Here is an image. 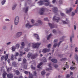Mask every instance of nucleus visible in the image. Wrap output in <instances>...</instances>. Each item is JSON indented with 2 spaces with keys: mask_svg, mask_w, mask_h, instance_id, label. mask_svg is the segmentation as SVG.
<instances>
[{
  "mask_svg": "<svg viewBox=\"0 0 78 78\" xmlns=\"http://www.w3.org/2000/svg\"><path fill=\"white\" fill-rule=\"evenodd\" d=\"M8 55L6 54L5 56V55H3L1 57V61H3L4 59H5V61H7V60L8 59Z\"/></svg>",
  "mask_w": 78,
  "mask_h": 78,
  "instance_id": "nucleus-1",
  "label": "nucleus"
},
{
  "mask_svg": "<svg viewBox=\"0 0 78 78\" xmlns=\"http://www.w3.org/2000/svg\"><path fill=\"white\" fill-rule=\"evenodd\" d=\"M33 45H34L33 46V48H38L40 46V45L41 44V43H35L34 44V43H32Z\"/></svg>",
  "mask_w": 78,
  "mask_h": 78,
  "instance_id": "nucleus-2",
  "label": "nucleus"
},
{
  "mask_svg": "<svg viewBox=\"0 0 78 78\" xmlns=\"http://www.w3.org/2000/svg\"><path fill=\"white\" fill-rule=\"evenodd\" d=\"M62 42V41H60L59 42L58 44L57 43H55L54 44H54L53 45V48H56V47H57V45L58 46V47H59L60 44H61Z\"/></svg>",
  "mask_w": 78,
  "mask_h": 78,
  "instance_id": "nucleus-3",
  "label": "nucleus"
},
{
  "mask_svg": "<svg viewBox=\"0 0 78 78\" xmlns=\"http://www.w3.org/2000/svg\"><path fill=\"white\" fill-rule=\"evenodd\" d=\"M19 17L18 16H16L15 19L14 23L15 25H17L19 23Z\"/></svg>",
  "mask_w": 78,
  "mask_h": 78,
  "instance_id": "nucleus-4",
  "label": "nucleus"
},
{
  "mask_svg": "<svg viewBox=\"0 0 78 78\" xmlns=\"http://www.w3.org/2000/svg\"><path fill=\"white\" fill-rule=\"evenodd\" d=\"M34 25H36V26H38V24L36 23L35 24L31 25H30V24L29 23H28L26 24V26L27 27V28H31V27H33L34 26Z\"/></svg>",
  "mask_w": 78,
  "mask_h": 78,
  "instance_id": "nucleus-5",
  "label": "nucleus"
},
{
  "mask_svg": "<svg viewBox=\"0 0 78 78\" xmlns=\"http://www.w3.org/2000/svg\"><path fill=\"white\" fill-rule=\"evenodd\" d=\"M53 20H56V22H59V20H60V18L55 16L53 18Z\"/></svg>",
  "mask_w": 78,
  "mask_h": 78,
  "instance_id": "nucleus-6",
  "label": "nucleus"
},
{
  "mask_svg": "<svg viewBox=\"0 0 78 78\" xmlns=\"http://www.w3.org/2000/svg\"><path fill=\"white\" fill-rule=\"evenodd\" d=\"M49 51H50V49H47V48L44 49L42 50V52L44 53H46L49 52Z\"/></svg>",
  "mask_w": 78,
  "mask_h": 78,
  "instance_id": "nucleus-7",
  "label": "nucleus"
},
{
  "mask_svg": "<svg viewBox=\"0 0 78 78\" xmlns=\"http://www.w3.org/2000/svg\"><path fill=\"white\" fill-rule=\"evenodd\" d=\"M44 12H45V9L44 8H41L40 10V15H43Z\"/></svg>",
  "mask_w": 78,
  "mask_h": 78,
  "instance_id": "nucleus-8",
  "label": "nucleus"
},
{
  "mask_svg": "<svg viewBox=\"0 0 78 78\" xmlns=\"http://www.w3.org/2000/svg\"><path fill=\"white\" fill-rule=\"evenodd\" d=\"M7 76L8 78H12L13 76L12 74L9 73L7 74Z\"/></svg>",
  "mask_w": 78,
  "mask_h": 78,
  "instance_id": "nucleus-9",
  "label": "nucleus"
},
{
  "mask_svg": "<svg viewBox=\"0 0 78 78\" xmlns=\"http://www.w3.org/2000/svg\"><path fill=\"white\" fill-rule=\"evenodd\" d=\"M66 21L67 22H66V21L63 20L62 21L63 24H69L70 23V21H69V20H67V19H66Z\"/></svg>",
  "mask_w": 78,
  "mask_h": 78,
  "instance_id": "nucleus-10",
  "label": "nucleus"
},
{
  "mask_svg": "<svg viewBox=\"0 0 78 78\" xmlns=\"http://www.w3.org/2000/svg\"><path fill=\"white\" fill-rule=\"evenodd\" d=\"M34 36L35 37H36V39H37V41H39V40H40L39 36V35H38V34H34Z\"/></svg>",
  "mask_w": 78,
  "mask_h": 78,
  "instance_id": "nucleus-11",
  "label": "nucleus"
},
{
  "mask_svg": "<svg viewBox=\"0 0 78 78\" xmlns=\"http://www.w3.org/2000/svg\"><path fill=\"white\" fill-rule=\"evenodd\" d=\"M73 10V8H69V10H67L66 11V13L67 14H69V13H70V12H71Z\"/></svg>",
  "mask_w": 78,
  "mask_h": 78,
  "instance_id": "nucleus-12",
  "label": "nucleus"
},
{
  "mask_svg": "<svg viewBox=\"0 0 78 78\" xmlns=\"http://www.w3.org/2000/svg\"><path fill=\"white\" fill-rule=\"evenodd\" d=\"M38 55V54H37V53L35 54H34V55H33L31 56V59H35V58H36V57Z\"/></svg>",
  "mask_w": 78,
  "mask_h": 78,
  "instance_id": "nucleus-13",
  "label": "nucleus"
},
{
  "mask_svg": "<svg viewBox=\"0 0 78 78\" xmlns=\"http://www.w3.org/2000/svg\"><path fill=\"white\" fill-rule=\"evenodd\" d=\"M49 68H48L46 69V70L47 71H50V70H52V67L51 66V64H49Z\"/></svg>",
  "mask_w": 78,
  "mask_h": 78,
  "instance_id": "nucleus-14",
  "label": "nucleus"
},
{
  "mask_svg": "<svg viewBox=\"0 0 78 78\" xmlns=\"http://www.w3.org/2000/svg\"><path fill=\"white\" fill-rule=\"evenodd\" d=\"M22 32H19L17 33L16 35V37H19L21 35H22Z\"/></svg>",
  "mask_w": 78,
  "mask_h": 78,
  "instance_id": "nucleus-15",
  "label": "nucleus"
},
{
  "mask_svg": "<svg viewBox=\"0 0 78 78\" xmlns=\"http://www.w3.org/2000/svg\"><path fill=\"white\" fill-rule=\"evenodd\" d=\"M48 25L51 28H53L55 27V25L53 24H51V23H49Z\"/></svg>",
  "mask_w": 78,
  "mask_h": 78,
  "instance_id": "nucleus-16",
  "label": "nucleus"
},
{
  "mask_svg": "<svg viewBox=\"0 0 78 78\" xmlns=\"http://www.w3.org/2000/svg\"><path fill=\"white\" fill-rule=\"evenodd\" d=\"M51 61L53 62H54V63H56L57 62H58V61H57V59L55 58H52L51 60Z\"/></svg>",
  "mask_w": 78,
  "mask_h": 78,
  "instance_id": "nucleus-17",
  "label": "nucleus"
},
{
  "mask_svg": "<svg viewBox=\"0 0 78 78\" xmlns=\"http://www.w3.org/2000/svg\"><path fill=\"white\" fill-rule=\"evenodd\" d=\"M53 9V11L54 12H55V13H56V12H58V8H54Z\"/></svg>",
  "mask_w": 78,
  "mask_h": 78,
  "instance_id": "nucleus-18",
  "label": "nucleus"
},
{
  "mask_svg": "<svg viewBox=\"0 0 78 78\" xmlns=\"http://www.w3.org/2000/svg\"><path fill=\"white\" fill-rule=\"evenodd\" d=\"M37 3L39 4V5L41 6L42 5L44 4V2L42 1H39L37 2Z\"/></svg>",
  "mask_w": 78,
  "mask_h": 78,
  "instance_id": "nucleus-19",
  "label": "nucleus"
},
{
  "mask_svg": "<svg viewBox=\"0 0 78 78\" xmlns=\"http://www.w3.org/2000/svg\"><path fill=\"white\" fill-rule=\"evenodd\" d=\"M7 75V73L4 72L2 74V77L3 78H6V76Z\"/></svg>",
  "mask_w": 78,
  "mask_h": 78,
  "instance_id": "nucleus-20",
  "label": "nucleus"
},
{
  "mask_svg": "<svg viewBox=\"0 0 78 78\" xmlns=\"http://www.w3.org/2000/svg\"><path fill=\"white\" fill-rule=\"evenodd\" d=\"M74 38V34H73L70 37V42H72V38Z\"/></svg>",
  "mask_w": 78,
  "mask_h": 78,
  "instance_id": "nucleus-21",
  "label": "nucleus"
},
{
  "mask_svg": "<svg viewBox=\"0 0 78 78\" xmlns=\"http://www.w3.org/2000/svg\"><path fill=\"white\" fill-rule=\"evenodd\" d=\"M23 10H25V13H27L28 11V7L24 8Z\"/></svg>",
  "mask_w": 78,
  "mask_h": 78,
  "instance_id": "nucleus-22",
  "label": "nucleus"
},
{
  "mask_svg": "<svg viewBox=\"0 0 78 78\" xmlns=\"http://www.w3.org/2000/svg\"><path fill=\"white\" fill-rule=\"evenodd\" d=\"M16 6H17V4H15L13 5L12 7V10H14V9L16 8Z\"/></svg>",
  "mask_w": 78,
  "mask_h": 78,
  "instance_id": "nucleus-23",
  "label": "nucleus"
},
{
  "mask_svg": "<svg viewBox=\"0 0 78 78\" xmlns=\"http://www.w3.org/2000/svg\"><path fill=\"white\" fill-rule=\"evenodd\" d=\"M26 62H27V60L25 58H24L23 60V64H26Z\"/></svg>",
  "mask_w": 78,
  "mask_h": 78,
  "instance_id": "nucleus-24",
  "label": "nucleus"
},
{
  "mask_svg": "<svg viewBox=\"0 0 78 78\" xmlns=\"http://www.w3.org/2000/svg\"><path fill=\"white\" fill-rule=\"evenodd\" d=\"M16 46H13L12 47V50L13 51H14L16 50Z\"/></svg>",
  "mask_w": 78,
  "mask_h": 78,
  "instance_id": "nucleus-25",
  "label": "nucleus"
},
{
  "mask_svg": "<svg viewBox=\"0 0 78 78\" xmlns=\"http://www.w3.org/2000/svg\"><path fill=\"white\" fill-rule=\"evenodd\" d=\"M52 34H50L48 36L47 38V40H49L50 37H51V36Z\"/></svg>",
  "mask_w": 78,
  "mask_h": 78,
  "instance_id": "nucleus-26",
  "label": "nucleus"
},
{
  "mask_svg": "<svg viewBox=\"0 0 78 78\" xmlns=\"http://www.w3.org/2000/svg\"><path fill=\"white\" fill-rule=\"evenodd\" d=\"M16 74L17 75H19V74H20V72L18 70H17L16 71Z\"/></svg>",
  "mask_w": 78,
  "mask_h": 78,
  "instance_id": "nucleus-27",
  "label": "nucleus"
},
{
  "mask_svg": "<svg viewBox=\"0 0 78 78\" xmlns=\"http://www.w3.org/2000/svg\"><path fill=\"white\" fill-rule=\"evenodd\" d=\"M67 58H63L60 59L61 61H66Z\"/></svg>",
  "mask_w": 78,
  "mask_h": 78,
  "instance_id": "nucleus-28",
  "label": "nucleus"
},
{
  "mask_svg": "<svg viewBox=\"0 0 78 78\" xmlns=\"http://www.w3.org/2000/svg\"><path fill=\"white\" fill-rule=\"evenodd\" d=\"M34 76H37V73L36 71L34 72Z\"/></svg>",
  "mask_w": 78,
  "mask_h": 78,
  "instance_id": "nucleus-29",
  "label": "nucleus"
},
{
  "mask_svg": "<svg viewBox=\"0 0 78 78\" xmlns=\"http://www.w3.org/2000/svg\"><path fill=\"white\" fill-rule=\"evenodd\" d=\"M37 22L38 23H39L40 25H42V22L41 20H38L37 21Z\"/></svg>",
  "mask_w": 78,
  "mask_h": 78,
  "instance_id": "nucleus-30",
  "label": "nucleus"
},
{
  "mask_svg": "<svg viewBox=\"0 0 78 78\" xmlns=\"http://www.w3.org/2000/svg\"><path fill=\"white\" fill-rule=\"evenodd\" d=\"M75 59L76 60H78V55L76 54L75 56Z\"/></svg>",
  "mask_w": 78,
  "mask_h": 78,
  "instance_id": "nucleus-31",
  "label": "nucleus"
},
{
  "mask_svg": "<svg viewBox=\"0 0 78 78\" xmlns=\"http://www.w3.org/2000/svg\"><path fill=\"white\" fill-rule=\"evenodd\" d=\"M75 15V12H71V16L72 17H73Z\"/></svg>",
  "mask_w": 78,
  "mask_h": 78,
  "instance_id": "nucleus-32",
  "label": "nucleus"
},
{
  "mask_svg": "<svg viewBox=\"0 0 78 78\" xmlns=\"http://www.w3.org/2000/svg\"><path fill=\"white\" fill-rule=\"evenodd\" d=\"M6 2V0H3V1L2 2V5H3L5 2Z\"/></svg>",
  "mask_w": 78,
  "mask_h": 78,
  "instance_id": "nucleus-33",
  "label": "nucleus"
},
{
  "mask_svg": "<svg viewBox=\"0 0 78 78\" xmlns=\"http://www.w3.org/2000/svg\"><path fill=\"white\" fill-rule=\"evenodd\" d=\"M32 56V54H30V53L27 55V57L28 58H30V57H31Z\"/></svg>",
  "mask_w": 78,
  "mask_h": 78,
  "instance_id": "nucleus-34",
  "label": "nucleus"
},
{
  "mask_svg": "<svg viewBox=\"0 0 78 78\" xmlns=\"http://www.w3.org/2000/svg\"><path fill=\"white\" fill-rule=\"evenodd\" d=\"M45 73V72L44 71H43L41 72V75L43 76L44 75Z\"/></svg>",
  "mask_w": 78,
  "mask_h": 78,
  "instance_id": "nucleus-35",
  "label": "nucleus"
},
{
  "mask_svg": "<svg viewBox=\"0 0 78 78\" xmlns=\"http://www.w3.org/2000/svg\"><path fill=\"white\" fill-rule=\"evenodd\" d=\"M16 47L17 48H19V47H20V44H17L16 45Z\"/></svg>",
  "mask_w": 78,
  "mask_h": 78,
  "instance_id": "nucleus-36",
  "label": "nucleus"
},
{
  "mask_svg": "<svg viewBox=\"0 0 78 78\" xmlns=\"http://www.w3.org/2000/svg\"><path fill=\"white\" fill-rule=\"evenodd\" d=\"M49 5H50V2H48L44 4L45 6H48Z\"/></svg>",
  "mask_w": 78,
  "mask_h": 78,
  "instance_id": "nucleus-37",
  "label": "nucleus"
},
{
  "mask_svg": "<svg viewBox=\"0 0 78 78\" xmlns=\"http://www.w3.org/2000/svg\"><path fill=\"white\" fill-rule=\"evenodd\" d=\"M29 78H33V75L32 74H30L29 76Z\"/></svg>",
  "mask_w": 78,
  "mask_h": 78,
  "instance_id": "nucleus-38",
  "label": "nucleus"
},
{
  "mask_svg": "<svg viewBox=\"0 0 78 78\" xmlns=\"http://www.w3.org/2000/svg\"><path fill=\"white\" fill-rule=\"evenodd\" d=\"M13 66L14 67H16L17 66V64L16 63H13Z\"/></svg>",
  "mask_w": 78,
  "mask_h": 78,
  "instance_id": "nucleus-39",
  "label": "nucleus"
},
{
  "mask_svg": "<svg viewBox=\"0 0 78 78\" xmlns=\"http://www.w3.org/2000/svg\"><path fill=\"white\" fill-rule=\"evenodd\" d=\"M75 68H76L75 67H71L70 69L71 70H74Z\"/></svg>",
  "mask_w": 78,
  "mask_h": 78,
  "instance_id": "nucleus-40",
  "label": "nucleus"
},
{
  "mask_svg": "<svg viewBox=\"0 0 78 78\" xmlns=\"http://www.w3.org/2000/svg\"><path fill=\"white\" fill-rule=\"evenodd\" d=\"M78 7L76 8V10H75V13H76L78 12Z\"/></svg>",
  "mask_w": 78,
  "mask_h": 78,
  "instance_id": "nucleus-41",
  "label": "nucleus"
},
{
  "mask_svg": "<svg viewBox=\"0 0 78 78\" xmlns=\"http://www.w3.org/2000/svg\"><path fill=\"white\" fill-rule=\"evenodd\" d=\"M19 52H16V54L15 55V56H19Z\"/></svg>",
  "mask_w": 78,
  "mask_h": 78,
  "instance_id": "nucleus-42",
  "label": "nucleus"
},
{
  "mask_svg": "<svg viewBox=\"0 0 78 78\" xmlns=\"http://www.w3.org/2000/svg\"><path fill=\"white\" fill-rule=\"evenodd\" d=\"M75 51L76 53H77L78 52V48H75Z\"/></svg>",
  "mask_w": 78,
  "mask_h": 78,
  "instance_id": "nucleus-43",
  "label": "nucleus"
},
{
  "mask_svg": "<svg viewBox=\"0 0 78 78\" xmlns=\"http://www.w3.org/2000/svg\"><path fill=\"white\" fill-rule=\"evenodd\" d=\"M10 59L11 60H14V55H12Z\"/></svg>",
  "mask_w": 78,
  "mask_h": 78,
  "instance_id": "nucleus-44",
  "label": "nucleus"
},
{
  "mask_svg": "<svg viewBox=\"0 0 78 78\" xmlns=\"http://www.w3.org/2000/svg\"><path fill=\"white\" fill-rule=\"evenodd\" d=\"M21 45L23 47H24V46H25V43H24V42H22Z\"/></svg>",
  "mask_w": 78,
  "mask_h": 78,
  "instance_id": "nucleus-45",
  "label": "nucleus"
},
{
  "mask_svg": "<svg viewBox=\"0 0 78 78\" xmlns=\"http://www.w3.org/2000/svg\"><path fill=\"white\" fill-rule=\"evenodd\" d=\"M31 68H32V69H33V70L35 69V67H33V65H31Z\"/></svg>",
  "mask_w": 78,
  "mask_h": 78,
  "instance_id": "nucleus-46",
  "label": "nucleus"
},
{
  "mask_svg": "<svg viewBox=\"0 0 78 78\" xmlns=\"http://www.w3.org/2000/svg\"><path fill=\"white\" fill-rule=\"evenodd\" d=\"M70 76L69 75V74H67L66 75V78H70Z\"/></svg>",
  "mask_w": 78,
  "mask_h": 78,
  "instance_id": "nucleus-47",
  "label": "nucleus"
},
{
  "mask_svg": "<svg viewBox=\"0 0 78 78\" xmlns=\"http://www.w3.org/2000/svg\"><path fill=\"white\" fill-rule=\"evenodd\" d=\"M59 4H62V0H60L59 1Z\"/></svg>",
  "mask_w": 78,
  "mask_h": 78,
  "instance_id": "nucleus-48",
  "label": "nucleus"
},
{
  "mask_svg": "<svg viewBox=\"0 0 78 78\" xmlns=\"http://www.w3.org/2000/svg\"><path fill=\"white\" fill-rule=\"evenodd\" d=\"M51 47V44H49L48 46V48H50V47Z\"/></svg>",
  "mask_w": 78,
  "mask_h": 78,
  "instance_id": "nucleus-49",
  "label": "nucleus"
},
{
  "mask_svg": "<svg viewBox=\"0 0 78 78\" xmlns=\"http://www.w3.org/2000/svg\"><path fill=\"white\" fill-rule=\"evenodd\" d=\"M31 22H32V23H34V20H31Z\"/></svg>",
  "mask_w": 78,
  "mask_h": 78,
  "instance_id": "nucleus-50",
  "label": "nucleus"
},
{
  "mask_svg": "<svg viewBox=\"0 0 78 78\" xmlns=\"http://www.w3.org/2000/svg\"><path fill=\"white\" fill-rule=\"evenodd\" d=\"M53 33H56V30L54 29L53 31Z\"/></svg>",
  "mask_w": 78,
  "mask_h": 78,
  "instance_id": "nucleus-51",
  "label": "nucleus"
},
{
  "mask_svg": "<svg viewBox=\"0 0 78 78\" xmlns=\"http://www.w3.org/2000/svg\"><path fill=\"white\" fill-rule=\"evenodd\" d=\"M60 14H61V16H64L65 15V14H64L63 13L61 12L60 13Z\"/></svg>",
  "mask_w": 78,
  "mask_h": 78,
  "instance_id": "nucleus-52",
  "label": "nucleus"
},
{
  "mask_svg": "<svg viewBox=\"0 0 78 78\" xmlns=\"http://www.w3.org/2000/svg\"><path fill=\"white\" fill-rule=\"evenodd\" d=\"M54 67H55V68H58V66L57 65H54Z\"/></svg>",
  "mask_w": 78,
  "mask_h": 78,
  "instance_id": "nucleus-53",
  "label": "nucleus"
},
{
  "mask_svg": "<svg viewBox=\"0 0 78 78\" xmlns=\"http://www.w3.org/2000/svg\"><path fill=\"white\" fill-rule=\"evenodd\" d=\"M43 59L44 62H47V60H46V59H45V58H43Z\"/></svg>",
  "mask_w": 78,
  "mask_h": 78,
  "instance_id": "nucleus-54",
  "label": "nucleus"
},
{
  "mask_svg": "<svg viewBox=\"0 0 78 78\" xmlns=\"http://www.w3.org/2000/svg\"><path fill=\"white\" fill-rule=\"evenodd\" d=\"M28 72L27 71H25V72H24V73H25V74H28Z\"/></svg>",
  "mask_w": 78,
  "mask_h": 78,
  "instance_id": "nucleus-55",
  "label": "nucleus"
},
{
  "mask_svg": "<svg viewBox=\"0 0 78 78\" xmlns=\"http://www.w3.org/2000/svg\"><path fill=\"white\" fill-rule=\"evenodd\" d=\"M58 39H55L54 41V43H55V42H58Z\"/></svg>",
  "mask_w": 78,
  "mask_h": 78,
  "instance_id": "nucleus-56",
  "label": "nucleus"
},
{
  "mask_svg": "<svg viewBox=\"0 0 78 78\" xmlns=\"http://www.w3.org/2000/svg\"><path fill=\"white\" fill-rule=\"evenodd\" d=\"M24 69H27V66L24 65Z\"/></svg>",
  "mask_w": 78,
  "mask_h": 78,
  "instance_id": "nucleus-57",
  "label": "nucleus"
},
{
  "mask_svg": "<svg viewBox=\"0 0 78 78\" xmlns=\"http://www.w3.org/2000/svg\"><path fill=\"white\" fill-rule=\"evenodd\" d=\"M44 21H47L48 20V18H44Z\"/></svg>",
  "mask_w": 78,
  "mask_h": 78,
  "instance_id": "nucleus-58",
  "label": "nucleus"
},
{
  "mask_svg": "<svg viewBox=\"0 0 78 78\" xmlns=\"http://www.w3.org/2000/svg\"><path fill=\"white\" fill-rule=\"evenodd\" d=\"M14 78H18L17 77H15ZM19 78H23V76H20V77Z\"/></svg>",
  "mask_w": 78,
  "mask_h": 78,
  "instance_id": "nucleus-59",
  "label": "nucleus"
},
{
  "mask_svg": "<svg viewBox=\"0 0 78 78\" xmlns=\"http://www.w3.org/2000/svg\"><path fill=\"white\" fill-rule=\"evenodd\" d=\"M18 61H22V58H20L18 59Z\"/></svg>",
  "mask_w": 78,
  "mask_h": 78,
  "instance_id": "nucleus-60",
  "label": "nucleus"
},
{
  "mask_svg": "<svg viewBox=\"0 0 78 78\" xmlns=\"http://www.w3.org/2000/svg\"><path fill=\"white\" fill-rule=\"evenodd\" d=\"M44 2H49V0H44Z\"/></svg>",
  "mask_w": 78,
  "mask_h": 78,
  "instance_id": "nucleus-61",
  "label": "nucleus"
},
{
  "mask_svg": "<svg viewBox=\"0 0 78 78\" xmlns=\"http://www.w3.org/2000/svg\"><path fill=\"white\" fill-rule=\"evenodd\" d=\"M7 61L9 63L10 62V61H11L10 59L9 58H8L7 60Z\"/></svg>",
  "mask_w": 78,
  "mask_h": 78,
  "instance_id": "nucleus-62",
  "label": "nucleus"
},
{
  "mask_svg": "<svg viewBox=\"0 0 78 78\" xmlns=\"http://www.w3.org/2000/svg\"><path fill=\"white\" fill-rule=\"evenodd\" d=\"M5 21H7V22H9V20L8 19H6L5 20Z\"/></svg>",
  "mask_w": 78,
  "mask_h": 78,
  "instance_id": "nucleus-63",
  "label": "nucleus"
},
{
  "mask_svg": "<svg viewBox=\"0 0 78 78\" xmlns=\"http://www.w3.org/2000/svg\"><path fill=\"white\" fill-rule=\"evenodd\" d=\"M53 3H55L56 2V0H53L52 2Z\"/></svg>",
  "mask_w": 78,
  "mask_h": 78,
  "instance_id": "nucleus-64",
  "label": "nucleus"
}]
</instances>
